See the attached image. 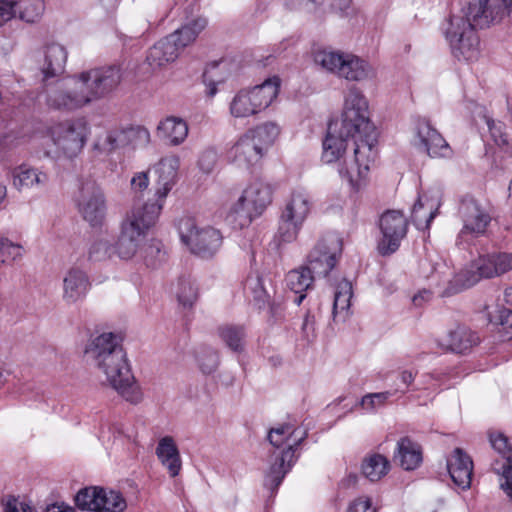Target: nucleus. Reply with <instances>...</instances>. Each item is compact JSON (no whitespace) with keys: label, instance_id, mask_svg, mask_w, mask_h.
<instances>
[{"label":"nucleus","instance_id":"9d476101","mask_svg":"<svg viewBox=\"0 0 512 512\" xmlns=\"http://www.w3.org/2000/svg\"><path fill=\"white\" fill-rule=\"evenodd\" d=\"M343 242L336 233L322 236L306 257V265L318 277H326L342 254Z\"/></svg>","mask_w":512,"mask_h":512},{"label":"nucleus","instance_id":"6ab92c4d","mask_svg":"<svg viewBox=\"0 0 512 512\" xmlns=\"http://www.w3.org/2000/svg\"><path fill=\"white\" fill-rule=\"evenodd\" d=\"M74 81V87L56 88L47 95V105L55 110L75 111L91 104L85 89Z\"/></svg>","mask_w":512,"mask_h":512},{"label":"nucleus","instance_id":"0eeeda50","mask_svg":"<svg viewBox=\"0 0 512 512\" xmlns=\"http://www.w3.org/2000/svg\"><path fill=\"white\" fill-rule=\"evenodd\" d=\"M72 80L81 84L91 103L111 95L122 81V69L117 64L95 67L75 74Z\"/></svg>","mask_w":512,"mask_h":512},{"label":"nucleus","instance_id":"f704fd0d","mask_svg":"<svg viewBox=\"0 0 512 512\" xmlns=\"http://www.w3.org/2000/svg\"><path fill=\"white\" fill-rule=\"evenodd\" d=\"M48 182V175L37 169L21 165L13 172V183L18 189L44 186Z\"/></svg>","mask_w":512,"mask_h":512},{"label":"nucleus","instance_id":"6e6552de","mask_svg":"<svg viewBox=\"0 0 512 512\" xmlns=\"http://www.w3.org/2000/svg\"><path fill=\"white\" fill-rule=\"evenodd\" d=\"M314 61L326 71L350 81L364 80L372 73L370 65L365 60L339 51H317Z\"/></svg>","mask_w":512,"mask_h":512},{"label":"nucleus","instance_id":"20e7f679","mask_svg":"<svg viewBox=\"0 0 512 512\" xmlns=\"http://www.w3.org/2000/svg\"><path fill=\"white\" fill-rule=\"evenodd\" d=\"M162 205L159 203H134L132 209L121 222L115 253L121 259H131L146 236L147 231L154 226Z\"/></svg>","mask_w":512,"mask_h":512},{"label":"nucleus","instance_id":"a211bd4d","mask_svg":"<svg viewBox=\"0 0 512 512\" xmlns=\"http://www.w3.org/2000/svg\"><path fill=\"white\" fill-rule=\"evenodd\" d=\"M133 139H137L142 144H148L150 141V132L142 126L109 131L97 139L93 148L100 153L109 154L129 144Z\"/></svg>","mask_w":512,"mask_h":512},{"label":"nucleus","instance_id":"c85d7f7f","mask_svg":"<svg viewBox=\"0 0 512 512\" xmlns=\"http://www.w3.org/2000/svg\"><path fill=\"white\" fill-rule=\"evenodd\" d=\"M155 453L171 477H176L180 473L182 460L179 449L171 436H165L159 440Z\"/></svg>","mask_w":512,"mask_h":512},{"label":"nucleus","instance_id":"473e14b6","mask_svg":"<svg viewBox=\"0 0 512 512\" xmlns=\"http://www.w3.org/2000/svg\"><path fill=\"white\" fill-rule=\"evenodd\" d=\"M280 88V79L277 76L265 80L262 84L256 85L249 92L252 101L256 105L258 112L265 110L271 105L277 97Z\"/></svg>","mask_w":512,"mask_h":512},{"label":"nucleus","instance_id":"4be33fe9","mask_svg":"<svg viewBox=\"0 0 512 512\" xmlns=\"http://www.w3.org/2000/svg\"><path fill=\"white\" fill-rule=\"evenodd\" d=\"M416 133L419 144L430 157H447L450 155V146L429 120L419 119L416 123Z\"/></svg>","mask_w":512,"mask_h":512},{"label":"nucleus","instance_id":"f3484780","mask_svg":"<svg viewBox=\"0 0 512 512\" xmlns=\"http://www.w3.org/2000/svg\"><path fill=\"white\" fill-rule=\"evenodd\" d=\"M362 135L351 131L346 133V129L342 128L338 120L330 121L327 128V134L323 140L322 160L325 163H339L346 157L349 142L354 147L355 139H360Z\"/></svg>","mask_w":512,"mask_h":512},{"label":"nucleus","instance_id":"4c0bfd02","mask_svg":"<svg viewBox=\"0 0 512 512\" xmlns=\"http://www.w3.org/2000/svg\"><path fill=\"white\" fill-rule=\"evenodd\" d=\"M390 468L388 459L381 454H372L362 462V474L370 481H378L385 476Z\"/></svg>","mask_w":512,"mask_h":512},{"label":"nucleus","instance_id":"e433bc0d","mask_svg":"<svg viewBox=\"0 0 512 512\" xmlns=\"http://www.w3.org/2000/svg\"><path fill=\"white\" fill-rule=\"evenodd\" d=\"M352 284L347 279H343L340 281L336 287L334 293V303H333V318L336 320L338 317H342V320H345V317L348 313L350 307V300L352 298Z\"/></svg>","mask_w":512,"mask_h":512},{"label":"nucleus","instance_id":"72a5a7b5","mask_svg":"<svg viewBox=\"0 0 512 512\" xmlns=\"http://www.w3.org/2000/svg\"><path fill=\"white\" fill-rule=\"evenodd\" d=\"M478 343L477 333L464 325L457 326L448 334V347L455 353H465Z\"/></svg>","mask_w":512,"mask_h":512},{"label":"nucleus","instance_id":"e2e57ef3","mask_svg":"<svg viewBox=\"0 0 512 512\" xmlns=\"http://www.w3.org/2000/svg\"><path fill=\"white\" fill-rule=\"evenodd\" d=\"M493 321L503 326L505 330H512V310L501 308L498 310V316L494 317Z\"/></svg>","mask_w":512,"mask_h":512},{"label":"nucleus","instance_id":"a878e982","mask_svg":"<svg viewBox=\"0 0 512 512\" xmlns=\"http://www.w3.org/2000/svg\"><path fill=\"white\" fill-rule=\"evenodd\" d=\"M90 287L89 278L79 268H71L63 279V299L69 304L83 299Z\"/></svg>","mask_w":512,"mask_h":512},{"label":"nucleus","instance_id":"09e8293b","mask_svg":"<svg viewBox=\"0 0 512 512\" xmlns=\"http://www.w3.org/2000/svg\"><path fill=\"white\" fill-rule=\"evenodd\" d=\"M199 368L204 374L213 373L219 365L218 353L210 347H200L196 354Z\"/></svg>","mask_w":512,"mask_h":512},{"label":"nucleus","instance_id":"a19ab883","mask_svg":"<svg viewBox=\"0 0 512 512\" xmlns=\"http://www.w3.org/2000/svg\"><path fill=\"white\" fill-rule=\"evenodd\" d=\"M218 334L231 351L240 353L244 350L246 333L243 326H221L218 329Z\"/></svg>","mask_w":512,"mask_h":512},{"label":"nucleus","instance_id":"39448f33","mask_svg":"<svg viewBox=\"0 0 512 512\" xmlns=\"http://www.w3.org/2000/svg\"><path fill=\"white\" fill-rule=\"evenodd\" d=\"M206 26L207 20L199 17L158 41L148 51V65L156 69L175 61L179 52L192 43Z\"/></svg>","mask_w":512,"mask_h":512},{"label":"nucleus","instance_id":"5701e85b","mask_svg":"<svg viewBox=\"0 0 512 512\" xmlns=\"http://www.w3.org/2000/svg\"><path fill=\"white\" fill-rule=\"evenodd\" d=\"M180 160L176 155L163 157L155 167L158 174L155 201L148 200L146 203H159L163 206L164 199L175 184Z\"/></svg>","mask_w":512,"mask_h":512},{"label":"nucleus","instance_id":"774afa93","mask_svg":"<svg viewBox=\"0 0 512 512\" xmlns=\"http://www.w3.org/2000/svg\"><path fill=\"white\" fill-rule=\"evenodd\" d=\"M415 375L416 374L413 373L411 370H402L399 372L398 377H399L401 383L406 386V389L402 391L403 393L408 391V388L410 387V385L413 383V381L415 379Z\"/></svg>","mask_w":512,"mask_h":512},{"label":"nucleus","instance_id":"49530a36","mask_svg":"<svg viewBox=\"0 0 512 512\" xmlns=\"http://www.w3.org/2000/svg\"><path fill=\"white\" fill-rule=\"evenodd\" d=\"M101 492H103V487L98 486L80 489L75 496L76 506L81 510L96 512Z\"/></svg>","mask_w":512,"mask_h":512},{"label":"nucleus","instance_id":"c756f323","mask_svg":"<svg viewBox=\"0 0 512 512\" xmlns=\"http://www.w3.org/2000/svg\"><path fill=\"white\" fill-rule=\"evenodd\" d=\"M240 197L252 207V211L261 215L272 202V189L262 181H255L243 191Z\"/></svg>","mask_w":512,"mask_h":512},{"label":"nucleus","instance_id":"864d4df0","mask_svg":"<svg viewBox=\"0 0 512 512\" xmlns=\"http://www.w3.org/2000/svg\"><path fill=\"white\" fill-rule=\"evenodd\" d=\"M24 249L21 245L13 243L7 238L0 240V262L12 263L20 259L23 255Z\"/></svg>","mask_w":512,"mask_h":512},{"label":"nucleus","instance_id":"ddd939ff","mask_svg":"<svg viewBox=\"0 0 512 512\" xmlns=\"http://www.w3.org/2000/svg\"><path fill=\"white\" fill-rule=\"evenodd\" d=\"M382 238L378 243V251L382 256L395 253L408 232V221L402 212L387 210L379 219Z\"/></svg>","mask_w":512,"mask_h":512},{"label":"nucleus","instance_id":"7ed1b4c3","mask_svg":"<svg viewBox=\"0 0 512 512\" xmlns=\"http://www.w3.org/2000/svg\"><path fill=\"white\" fill-rule=\"evenodd\" d=\"M297 432L298 430L290 423L269 430L267 438L277 449L271 455L272 462L264 478V486L270 490L271 494L276 493L283 479L296 463L298 456L295 453L308 435L306 430L300 436H297Z\"/></svg>","mask_w":512,"mask_h":512},{"label":"nucleus","instance_id":"393cba45","mask_svg":"<svg viewBox=\"0 0 512 512\" xmlns=\"http://www.w3.org/2000/svg\"><path fill=\"white\" fill-rule=\"evenodd\" d=\"M447 468L455 485L463 490L470 488L473 474V461L461 448H456L452 452L450 458L447 460Z\"/></svg>","mask_w":512,"mask_h":512},{"label":"nucleus","instance_id":"f8f14e48","mask_svg":"<svg viewBox=\"0 0 512 512\" xmlns=\"http://www.w3.org/2000/svg\"><path fill=\"white\" fill-rule=\"evenodd\" d=\"M87 132V124L83 119L60 122L49 129L53 143L68 158L75 157L83 149Z\"/></svg>","mask_w":512,"mask_h":512},{"label":"nucleus","instance_id":"a18cd8bd","mask_svg":"<svg viewBox=\"0 0 512 512\" xmlns=\"http://www.w3.org/2000/svg\"><path fill=\"white\" fill-rule=\"evenodd\" d=\"M96 512H124L127 503L122 494L115 490L103 488Z\"/></svg>","mask_w":512,"mask_h":512},{"label":"nucleus","instance_id":"3c124183","mask_svg":"<svg viewBox=\"0 0 512 512\" xmlns=\"http://www.w3.org/2000/svg\"><path fill=\"white\" fill-rule=\"evenodd\" d=\"M302 227L303 224L293 220L286 219L284 215H281L279 220L277 237L279 238L280 242L291 243L297 238Z\"/></svg>","mask_w":512,"mask_h":512},{"label":"nucleus","instance_id":"dca6fc26","mask_svg":"<svg viewBox=\"0 0 512 512\" xmlns=\"http://www.w3.org/2000/svg\"><path fill=\"white\" fill-rule=\"evenodd\" d=\"M77 206L82 217L91 226L100 225L106 214L105 196L94 181L82 182L77 197Z\"/></svg>","mask_w":512,"mask_h":512},{"label":"nucleus","instance_id":"0e129e2a","mask_svg":"<svg viewBox=\"0 0 512 512\" xmlns=\"http://www.w3.org/2000/svg\"><path fill=\"white\" fill-rule=\"evenodd\" d=\"M352 0H324V5L333 12H343L350 7Z\"/></svg>","mask_w":512,"mask_h":512},{"label":"nucleus","instance_id":"4d7b16f0","mask_svg":"<svg viewBox=\"0 0 512 512\" xmlns=\"http://www.w3.org/2000/svg\"><path fill=\"white\" fill-rule=\"evenodd\" d=\"M218 155L216 150L210 148L202 152L199 157L198 165L204 173H211L217 163Z\"/></svg>","mask_w":512,"mask_h":512},{"label":"nucleus","instance_id":"bb28decb","mask_svg":"<svg viewBox=\"0 0 512 512\" xmlns=\"http://www.w3.org/2000/svg\"><path fill=\"white\" fill-rule=\"evenodd\" d=\"M313 202L310 194L304 189H296L291 193L281 215L286 219L304 224L309 216Z\"/></svg>","mask_w":512,"mask_h":512},{"label":"nucleus","instance_id":"37998d69","mask_svg":"<svg viewBox=\"0 0 512 512\" xmlns=\"http://www.w3.org/2000/svg\"><path fill=\"white\" fill-rule=\"evenodd\" d=\"M230 112L236 118L255 115L258 112L249 90H240L230 103Z\"/></svg>","mask_w":512,"mask_h":512},{"label":"nucleus","instance_id":"de8ad7c7","mask_svg":"<svg viewBox=\"0 0 512 512\" xmlns=\"http://www.w3.org/2000/svg\"><path fill=\"white\" fill-rule=\"evenodd\" d=\"M142 256L147 267L157 268L166 260V251L161 241L153 239L143 247Z\"/></svg>","mask_w":512,"mask_h":512},{"label":"nucleus","instance_id":"58836bf2","mask_svg":"<svg viewBox=\"0 0 512 512\" xmlns=\"http://www.w3.org/2000/svg\"><path fill=\"white\" fill-rule=\"evenodd\" d=\"M258 216L260 214L254 210L252 211V207L239 197L237 202L230 208L227 219L235 228L242 229L249 226Z\"/></svg>","mask_w":512,"mask_h":512},{"label":"nucleus","instance_id":"338daca9","mask_svg":"<svg viewBox=\"0 0 512 512\" xmlns=\"http://www.w3.org/2000/svg\"><path fill=\"white\" fill-rule=\"evenodd\" d=\"M315 330V316L308 311L305 314L304 321L302 324V331L308 337L310 334H313Z\"/></svg>","mask_w":512,"mask_h":512},{"label":"nucleus","instance_id":"680f3d73","mask_svg":"<svg viewBox=\"0 0 512 512\" xmlns=\"http://www.w3.org/2000/svg\"><path fill=\"white\" fill-rule=\"evenodd\" d=\"M220 64L219 63H214L209 69H207L204 74H203V78H204V81L208 84L209 86V91H208V95L209 96H214L216 93H217V89H216V84L217 83H220L222 80H217L215 81L213 79V76H214V70L219 66Z\"/></svg>","mask_w":512,"mask_h":512},{"label":"nucleus","instance_id":"ea45409f","mask_svg":"<svg viewBox=\"0 0 512 512\" xmlns=\"http://www.w3.org/2000/svg\"><path fill=\"white\" fill-rule=\"evenodd\" d=\"M244 289L248 297H251L258 309H262L270 303V295L267 292L264 286V280L260 275H250L245 282Z\"/></svg>","mask_w":512,"mask_h":512},{"label":"nucleus","instance_id":"2eb2a0df","mask_svg":"<svg viewBox=\"0 0 512 512\" xmlns=\"http://www.w3.org/2000/svg\"><path fill=\"white\" fill-rule=\"evenodd\" d=\"M458 213L463 222L458 239L465 240L468 235L477 238L486 233L491 222V215L474 197L464 196L460 201Z\"/></svg>","mask_w":512,"mask_h":512},{"label":"nucleus","instance_id":"4468645a","mask_svg":"<svg viewBox=\"0 0 512 512\" xmlns=\"http://www.w3.org/2000/svg\"><path fill=\"white\" fill-rule=\"evenodd\" d=\"M499 276L492 254L481 256L471 269L462 270L448 281L441 292L442 297H450L475 285L481 278Z\"/></svg>","mask_w":512,"mask_h":512},{"label":"nucleus","instance_id":"1a4fd4ad","mask_svg":"<svg viewBox=\"0 0 512 512\" xmlns=\"http://www.w3.org/2000/svg\"><path fill=\"white\" fill-rule=\"evenodd\" d=\"M178 230L181 241L202 258L212 257L222 245L219 230L210 226L198 228L192 218L182 219Z\"/></svg>","mask_w":512,"mask_h":512},{"label":"nucleus","instance_id":"cd10ccee","mask_svg":"<svg viewBox=\"0 0 512 512\" xmlns=\"http://www.w3.org/2000/svg\"><path fill=\"white\" fill-rule=\"evenodd\" d=\"M394 461L404 470H415L422 463V448L409 437H402L397 442L393 456Z\"/></svg>","mask_w":512,"mask_h":512},{"label":"nucleus","instance_id":"412c9836","mask_svg":"<svg viewBox=\"0 0 512 512\" xmlns=\"http://www.w3.org/2000/svg\"><path fill=\"white\" fill-rule=\"evenodd\" d=\"M264 153L260 146L246 132L228 150L227 157L239 168L248 169L259 163Z\"/></svg>","mask_w":512,"mask_h":512},{"label":"nucleus","instance_id":"c9c22d12","mask_svg":"<svg viewBox=\"0 0 512 512\" xmlns=\"http://www.w3.org/2000/svg\"><path fill=\"white\" fill-rule=\"evenodd\" d=\"M315 277H318L305 264L297 269L289 271L285 281L287 287L294 293H302L310 289Z\"/></svg>","mask_w":512,"mask_h":512},{"label":"nucleus","instance_id":"69168bd1","mask_svg":"<svg viewBox=\"0 0 512 512\" xmlns=\"http://www.w3.org/2000/svg\"><path fill=\"white\" fill-rule=\"evenodd\" d=\"M29 506L24 502H19L18 499L11 496L8 498L6 503L4 504V512H23L22 507Z\"/></svg>","mask_w":512,"mask_h":512},{"label":"nucleus","instance_id":"603ef678","mask_svg":"<svg viewBox=\"0 0 512 512\" xmlns=\"http://www.w3.org/2000/svg\"><path fill=\"white\" fill-rule=\"evenodd\" d=\"M198 296L194 282L188 278H181L178 283L177 299L184 307H191Z\"/></svg>","mask_w":512,"mask_h":512},{"label":"nucleus","instance_id":"f03ea898","mask_svg":"<svg viewBox=\"0 0 512 512\" xmlns=\"http://www.w3.org/2000/svg\"><path fill=\"white\" fill-rule=\"evenodd\" d=\"M85 353L106 382L125 400L138 403L141 393L135 384L121 339L114 333H103L95 337L86 347Z\"/></svg>","mask_w":512,"mask_h":512},{"label":"nucleus","instance_id":"8fccbe9b","mask_svg":"<svg viewBox=\"0 0 512 512\" xmlns=\"http://www.w3.org/2000/svg\"><path fill=\"white\" fill-rule=\"evenodd\" d=\"M114 254V245L109 240L101 238L95 240L91 244L88 252V258L91 261L99 262L110 259Z\"/></svg>","mask_w":512,"mask_h":512},{"label":"nucleus","instance_id":"5fc2aeb1","mask_svg":"<svg viewBox=\"0 0 512 512\" xmlns=\"http://www.w3.org/2000/svg\"><path fill=\"white\" fill-rule=\"evenodd\" d=\"M393 394L394 393L391 391L369 393L361 398L359 404L364 410L374 412L378 408L384 406Z\"/></svg>","mask_w":512,"mask_h":512},{"label":"nucleus","instance_id":"f257e3e1","mask_svg":"<svg viewBox=\"0 0 512 512\" xmlns=\"http://www.w3.org/2000/svg\"><path fill=\"white\" fill-rule=\"evenodd\" d=\"M460 0V14H452L444 23L443 31L449 42L452 54L458 60H473L479 52V37L476 28L488 27L502 19L508 10L504 4L509 0Z\"/></svg>","mask_w":512,"mask_h":512},{"label":"nucleus","instance_id":"bf43d9fd","mask_svg":"<svg viewBox=\"0 0 512 512\" xmlns=\"http://www.w3.org/2000/svg\"><path fill=\"white\" fill-rule=\"evenodd\" d=\"M148 185L149 178L147 172L136 173L131 179V190L138 199H140L143 192L147 190Z\"/></svg>","mask_w":512,"mask_h":512},{"label":"nucleus","instance_id":"7c9ffc66","mask_svg":"<svg viewBox=\"0 0 512 512\" xmlns=\"http://www.w3.org/2000/svg\"><path fill=\"white\" fill-rule=\"evenodd\" d=\"M67 61V51L59 44L52 43L46 46L42 73L44 80L61 75Z\"/></svg>","mask_w":512,"mask_h":512},{"label":"nucleus","instance_id":"79ce46f5","mask_svg":"<svg viewBox=\"0 0 512 512\" xmlns=\"http://www.w3.org/2000/svg\"><path fill=\"white\" fill-rule=\"evenodd\" d=\"M249 136L257 143L260 148L266 152L280 133L279 126L274 122H266L254 129L247 131Z\"/></svg>","mask_w":512,"mask_h":512},{"label":"nucleus","instance_id":"9b49d317","mask_svg":"<svg viewBox=\"0 0 512 512\" xmlns=\"http://www.w3.org/2000/svg\"><path fill=\"white\" fill-rule=\"evenodd\" d=\"M367 109L368 103L361 91L352 87L345 98L342 119L339 121L347 134L356 131L360 135H378L375 126L367 116Z\"/></svg>","mask_w":512,"mask_h":512},{"label":"nucleus","instance_id":"b1692460","mask_svg":"<svg viewBox=\"0 0 512 512\" xmlns=\"http://www.w3.org/2000/svg\"><path fill=\"white\" fill-rule=\"evenodd\" d=\"M489 441L495 451L506 459L502 465V477L504 479L500 486L505 494L512 500V449L508 438L500 432H490ZM493 471L500 474V468L492 467Z\"/></svg>","mask_w":512,"mask_h":512},{"label":"nucleus","instance_id":"c03bdc74","mask_svg":"<svg viewBox=\"0 0 512 512\" xmlns=\"http://www.w3.org/2000/svg\"><path fill=\"white\" fill-rule=\"evenodd\" d=\"M486 124L493 142L505 153L512 155V140L506 131V125L502 121H496L485 117Z\"/></svg>","mask_w":512,"mask_h":512},{"label":"nucleus","instance_id":"052dcab7","mask_svg":"<svg viewBox=\"0 0 512 512\" xmlns=\"http://www.w3.org/2000/svg\"><path fill=\"white\" fill-rule=\"evenodd\" d=\"M347 512H377V510L372 507L370 499L358 498L349 505Z\"/></svg>","mask_w":512,"mask_h":512},{"label":"nucleus","instance_id":"6e6d98bb","mask_svg":"<svg viewBox=\"0 0 512 512\" xmlns=\"http://www.w3.org/2000/svg\"><path fill=\"white\" fill-rule=\"evenodd\" d=\"M423 196H419L412 208V221L418 229H428L433 219L436 217L437 209L430 210L428 215L423 217L419 215L420 210L424 207Z\"/></svg>","mask_w":512,"mask_h":512},{"label":"nucleus","instance_id":"13d9d810","mask_svg":"<svg viewBox=\"0 0 512 512\" xmlns=\"http://www.w3.org/2000/svg\"><path fill=\"white\" fill-rule=\"evenodd\" d=\"M492 256L499 276L512 270V253L499 252Z\"/></svg>","mask_w":512,"mask_h":512},{"label":"nucleus","instance_id":"aec40b11","mask_svg":"<svg viewBox=\"0 0 512 512\" xmlns=\"http://www.w3.org/2000/svg\"><path fill=\"white\" fill-rule=\"evenodd\" d=\"M43 0H0V26L14 17L33 23L44 11Z\"/></svg>","mask_w":512,"mask_h":512},{"label":"nucleus","instance_id":"423d86ee","mask_svg":"<svg viewBox=\"0 0 512 512\" xmlns=\"http://www.w3.org/2000/svg\"><path fill=\"white\" fill-rule=\"evenodd\" d=\"M378 135L368 134L355 139L353 154L344 157L338 163V172L342 178H346L352 188L358 190L362 181L366 178L370 163L377 156L375 149Z\"/></svg>","mask_w":512,"mask_h":512},{"label":"nucleus","instance_id":"2f4dec72","mask_svg":"<svg viewBox=\"0 0 512 512\" xmlns=\"http://www.w3.org/2000/svg\"><path fill=\"white\" fill-rule=\"evenodd\" d=\"M160 138L170 145L177 146L184 142L188 135V125L182 118L170 116L162 120L157 127Z\"/></svg>","mask_w":512,"mask_h":512}]
</instances>
